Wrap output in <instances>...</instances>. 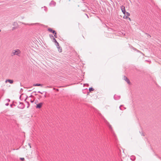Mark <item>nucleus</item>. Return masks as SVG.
Listing matches in <instances>:
<instances>
[{
  "mask_svg": "<svg viewBox=\"0 0 161 161\" xmlns=\"http://www.w3.org/2000/svg\"><path fill=\"white\" fill-rule=\"evenodd\" d=\"M20 50L18 49L14 50L12 52V54L13 55H17L18 56H20Z\"/></svg>",
  "mask_w": 161,
  "mask_h": 161,
  "instance_id": "nucleus-1",
  "label": "nucleus"
},
{
  "mask_svg": "<svg viewBox=\"0 0 161 161\" xmlns=\"http://www.w3.org/2000/svg\"><path fill=\"white\" fill-rule=\"evenodd\" d=\"M8 104H8V103H7L5 105H6V106H8Z\"/></svg>",
  "mask_w": 161,
  "mask_h": 161,
  "instance_id": "nucleus-25",
  "label": "nucleus"
},
{
  "mask_svg": "<svg viewBox=\"0 0 161 161\" xmlns=\"http://www.w3.org/2000/svg\"><path fill=\"white\" fill-rule=\"evenodd\" d=\"M34 101L33 100L32 101V100H31V103H33L34 102Z\"/></svg>",
  "mask_w": 161,
  "mask_h": 161,
  "instance_id": "nucleus-24",
  "label": "nucleus"
},
{
  "mask_svg": "<svg viewBox=\"0 0 161 161\" xmlns=\"http://www.w3.org/2000/svg\"><path fill=\"white\" fill-rule=\"evenodd\" d=\"M56 3L53 1H52L50 3L49 5H53V6H55L56 5Z\"/></svg>",
  "mask_w": 161,
  "mask_h": 161,
  "instance_id": "nucleus-8",
  "label": "nucleus"
},
{
  "mask_svg": "<svg viewBox=\"0 0 161 161\" xmlns=\"http://www.w3.org/2000/svg\"><path fill=\"white\" fill-rule=\"evenodd\" d=\"M122 12L125 14V13L126 12V11H125H125H122Z\"/></svg>",
  "mask_w": 161,
  "mask_h": 161,
  "instance_id": "nucleus-20",
  "label": "nucleus"
},
{
  "mask_svg": "<svg viewBox=\"0 0 161 161\" xmlns=\"http://www.w3.org/2000/svg\"><path fill=\"white\" fill-rule=\"evenodd\" d=\"M7 100H8V102H9V101H10V99H7Z\"/></svg>",
  "mask_w": 161,
  "mask_h": 161,
  "instance_id": "nucleus-26",
  "label": "nucleus"
},
{
  "mask_svg": "<svg viewBox=\"0 0 161 161\" xmlns=\"http://www.w3.org/2000/svg\"><path fill=\"white\" fill-rule=\"evenodd\" d=\"M29 145L30 146V147L31 148V146L30 145V144L29 143Z\"/></svg>",
  "mask_w": 161,
  "mask_h": 161,
  "instance_id": "nucleus-27",
  "label": "nucleus"
},
{
  "mask_svg": "<svg viewBox=\"0 0 161 161\" xmlns=\"http://www.w3.org/2000/svg\"><path fill=\"white\" fill-rule=\"evenodd\" d=\"M16 24V23L15 22L14 23V24Z\"/></svg>",
  "mask_w": 161,
  "mask_h": 161,
  "instance_id": "nucleus-30",
  "label": "nucleus"
},
{
  "mask_svg": "<svg viewBox=\"0 0 161 161\" xmlns=\"http://www.w3.org/2000/svg\"><path fill=\"white\" fill-rule=\"evenodd\" d=\"M49 36L51 38H54L53 36L52 35H50Z\"/></svg>",
  "mask_w": 161,
  "mask_h": 161,
  "instance_id": "nucleus-17",
  "label": "nucleus"
},
{
  "mask_svg": "<svg viewBox=\"0 0 161 161\" xmlns=\"http://www.w3.org/2000/svg\"><path fill=\"white\" fill-rule=\"evenodd\" d=\"M42 104V103H38V104H37L36 105V108H40Z\"/></svg>",
  "mask_w": 161,
  "mask_h": 161,
  "instance_id": "nucleus-6",
  "label": "nucleus"
},
{
  "mask_svg": "<svg viewBox=\"0 0 161 161\" xmlns=\"http://www.w3.org/2000/svg\"><path fill=\"white\" fill-rule=\"evenodd\" d=\"M20 159L22 161H24L25 160V158H20Z\"/></svg>",
  "mask_w": 161,
  "mask_h": 161,
  "instance_id": "nucleus-18",
  "label": "nucleus"
},
{
  "mask_svg": "<svg viewBox=\"0 0 161 161\" xmlns=\"http://www.w3.org/2000/svg\"><path fill=\"white\" fill-rule=\"evenodd\" d=\"M122 106V105H121L120 107H119V108L120 110H122L123 109L121 108V106Z\"/></svg>",
  "mask_w": 161,
  "mask_h": 161,
  "instance_id": "nucleus-21",
  "label": "nucleus"
},
{
  "mask_svg": "<svg viewBox=\"0 0 161 161\" xmlns=\"http://www.w3.org/2000/svg\"><path fill=\"white\" fill-rule=\"evenodd\" d=\"M129 18V20H131L130 19V18Z\"/></svg>",
  "mask_w": 161,
  "mask_h": 161,
  "instance_id": "nucleus-28",
  "label": "nucleus"
},
{
  "mask_svg": "<svg viewBox=\"0 0 161 161\" xmlns=\"http://www.w3.org/2000/svg\"><path fill=\"white\" fill-rule=\"evenodd\" d=\"M54 36H55L56 38H57V36H56V34H54Z\"/></svg>",
  "mask_w": 161,
  "mask_h": 161,
  "instance_id": "nucleus-23",
  "label": "nucleus"
},
{
  "mask_svg": "<svg viewBox=\"0 0 161 161\" xmlns=\"http://www.w3.org/2000/svg\"><path fill=\"white\" fill-rule=\"evenodd\" d=\"M130 159L134 161L135 159V157L134 156H132L130 157Z\"/></svg>",
  "mask_w": 161,
  "mask_h": 161,
  "instance_id": "nucleus-12",
  "label": "nucleus"
},
{
  "mask_svg": "<svg viewBox=\"0 0 161 161\" xmlns=\"http://www.w3.org/2000/svg\"><path fill=\"white\" fill-rule=\"evenodd\" d=\"M44 97H46V94H45V96H44Z\"/></svg>",
  "mask_w": 161,
  "mask_h": 161,
  "instance_id": "nucleus-29",
  "label": "nucleus"
},
{
  "mask_svg": "<svg viewBox=\"0 0 161 161\" xmlns=\"http://www.w3.org/2000/svg\"><path fill=\"white\" fill-rule=\"evenodd\" d=\"M7 82H9L10 84H12L13 82V81L12 80L8 79V80H6L5 81L6 83H7Z\"/></svg>",
  "mask_w": 161,
  "mask_h": 161,
  "instance_id": "nucleus-9",
  "label": "nucleus"
},
{
  "mask_svg": "<svg viewBox=\"0 0 161 161\" xmlns=\"http://www.w3.org/2000/svg\"><path fill=\"white\" fill-rule=\"evenodd\" d=\"M18 108L20 109H23L24 108V104L23 103H20L18 106Z\"/></svg>",
  "mask_w": 161,
  "mask_h": 161,
  "instance_id": "nucleus-2",
  "label": "nucleus"
},
{
  "mask_svg": "<svg viewBox=\"0 0 161 161\" xmlns=\"http://www.w3.org/2000/svg\"><path fill=\"white\" fill-rule=\"evenodd\" d=\"M86 15L87 16V17H88V16L86 14Z\"/></svg>",
  "mask_w": 161,
  "mask_h": 161,
  "instance_id": "nucleus-31",
  "label": "nucleus"
},
{
  "mask_svg": "<svg viewBox=\"0 0 161 161\" xmlns=\"http://www.w3.org/2000/svg\"><path fill=\"white\" fill-rule=\"evenodd\" d=\"M44 8L45 10L46 11H47V8L46 7L44 6Z\"/></svg>",
  "mask_w": 161,
  "mask_h": 161,
  "instance_id": "nucleus-19",
  "label": "nucleus"
},
{
  "mask_svg": "<svg viewBox=\"0 0 161 161\" xmlns=\"http://www.w3.org/2000/svg\"><path fill=\"white\" fill-rule=\"evenodd\" d=\"M125 15L127 16H126V18H128L127 16H129L130 15V14L129 13L126 12L125 13Z\"/></svg>",
  "mask_w": 161,
  "mask_h": 161,
  "instance_id": "nucleus-11",
  "label": "nucleus"
},
{
  "mask_svg": "<svg viewBox=\"0 0 161 161\" xmlns=\"http://www.w3.org/2000/svg\"><path fill=\"white\" fill-rule=\"evenodd\" d=\"M38 93H41V94H42V92H41L40 91H39L37 92Z\"/></svg>",
  "mask_w": 161,
  "mask_h": 161,
  "instance_id": "nucleus-22",
  "label": "nucleus"
},
{
  "mask_svg": "<svg viewBox=\"0 0 161 161\" xmlns=\"http://www.w3.org/2000/svg\"><path fill=\"white\" fill-rule=\"evenodd\" d=\"M33 86H41V84H34Z\"/></svg>",
  "mask_w": 161,
  "mask_h": 161,
  "instance_id": "nucleus-13",
  "label": "nucleus"
},
{
  "mask_svg": "<svg viewBox=\"0 0 161 161\" xmlns=\"http://www.w3.org/2000/svg\"><path fill=\"white\" fill-rule=\"evenodd\" d=\"M93 90H94V89L92 87H91L89 88V91L90 92H91L92 91H93Z\"/></svg>",
  "mask_w": 161,
  "mask_h": 161,
  "instance_id": "nucleus-16",
  "label": "nucleus"
},
{
  "mask_svg": "<svg viewBox=\"0 0 161 161\" xmlns=\"http://www.w3.org/2000/svg\"><path fill=\"white\" fill-rule=\"evenodd\" d=\"M120 98V97L119 96L116 95H115L114 96V98L115 100H118Z\"/></svg>",
  "mask_w": 161,
  "mask_h": 161,
  "instance_id": "nucleus-5",
  "label": "nucleus"
},
{
  "mask_svg": "<svg viewBox=\"0 0 161 161\" xmlns=\"http://www.w3.org/2000/svg\"><path fill=\"white\" fill-rule=\"evenodd\" d=\"M121 8L122 11H123L125 10V7L124 6H123V5L121 6Z\"/></svg>",
  "mask_w": 161,
  "mask_h": 161,
  "instance_id": "nucleus-10",
  "label": "nucleus"
},
{
  "mask_svg": "<svg viewBox=\"0 0 161 161\" xmlns=\"http://www.w3.org/2000/svg\"><path fill=\"white\" fill-rule=\"evenodd\" d=\"M48 31L49 32H52V33H53L54 34H56V31H55L53 30L51 28H49L48 29Z\"/></svg>",
  "mask_w": 161,
  "mask_h": 161,
  "instance_id": "nucleus-4",
  "label": "nucleus"
},
{
  "mask_svg": "<svg viewBox=\"0 0 161 161\" xmlns=\"http://www.w3.org/2000/svg\"><path fill=\"white\" fill-rule=\"evenodd\" d=\"M124 80H125L128 84H129L130 83L129 80L125 76L124 77Z\"/></svg>",
  "mask_w": 161,
  "mask_h": 161,
  "instance_id": "nucleus-7",
  "label": "nucleus"
},
{
  "mask_svg": "<svg viewBox=\"0 0 161 161\" xmlns=\"http://www.w3.org/2000/svg\"><path fill=\"white\" fill-rule=\"evenodd\" d=\"M1 31V30H0V32Z\"/></svg>",
  "mask_w": 161,
  "mask_h": 161,
  "instance_id": "nucleus-32",
  "label": "nucleus"
},
{
  "mask_svg": "<svg viewBox=\"0 0 161 161\" xmlns=\"http://www.w3.org/2000/svg\"><path fill=\"white\" fill-rule=\"evenodd\" d=\"M53 41L55 43H56V44H57V42H58L56 41V40L54 38H53Z\"/></svg>",
  "mask_w": 161,
  "mask_h": 161,
  "instance_id": "nucleus-15",
  "label": "nucleus"
},
{
  "mask_svg": "<svg viewBox=\"0 0 161 161\" xmlns=\"http://www.w3.org/2000/svg\"><path fill=\"white\" fill-rule=\"evenodd\" d=\"M107 125H108V126L110 130H111L112 128V127H111V125L108 123H107Z\"/></svg>",
  "mask_w": 161,
  "mask_h": 161,
  "instance_id": "nucleus-14",
  "label": "nucleus"
},
{
  "mask_svg": "<svg viewBox=\"0 0 161 161\" xmlns=\"http://www.w3.org/2000/svg\"><path fill=\"white\" fill-rule=\"evenodd\" d=\"M56 45L57 46V48L58 49V51L59 52H61L62 51V49L61 47H59L58 42H57V44H56Z\"/></svg>",
  "mask_w": 161,
  "mask_h": 161,
  "instance_id": "nucleus-3",
  "label": "nucleus"
}]
</instances>
